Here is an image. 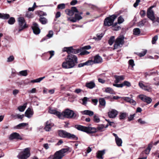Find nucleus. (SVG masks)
Masks as SVG:
<instances>
[{"mask_svg":"<svg viewBox=\"0 0 159 159\" xmlns=\"http://www.w3.org/2000/svg\"><path fill=\"white\" fill-rule=\"evenodd\" d=\"M77 57L74 55L69 54L66 59V61L63 62L62 64V68L66 69L73 67L77 63Z\"/></svg>","mask_w":159,"mask_h":159,"instance_id":"obj_1","label":"nucleus"},{"mask_svg":"<svg viewBox=\"0 0 159 159\" xmlns=\"http://www.w3.org/2000/svg\"><path fill=\"white\" fill-rule=\"evenodd\" d=\"M75 128L78 130L85 132L88 134L96 133L98 131H102L104 128L103 125H101L98 126L97 128L83 126L80 125H75Z\"/></svg>","mask_w":159,"mask_h":159,"instance_id":"obj_2","label":"nucleus"},{"mask_svg":"<svg viewBox=\"0 0 159 159\" xmlns=\"http://www.w3.org/2000/svg\"><path fill=\"white\" fill-rule=\"evenodd\" d=\"M77 116V114L73 111L69 109H66L61 113L60 119H63L64 118L75 119Z\"/></svg>","mask_w":159,"mask_h":159,"instance_id":"obj_3","label":"nucleus"},{"mask_svg":"<svg viewBox=\"0 0 159 159\" xmlns=\"http://www.w3.org/2000/svg\"><path fill=\"white\" fill-rule=\"evenodd\" d=\"M68 151L67 148H63L56 152L53 155H50L48 157L50 159H62L65 155V153Z\"/></svg>","mask_w":159,"mask_h":159,"instance_id":"obj_4","label":"nucleus"},{"mask_svg":"<svg viewBox=\"0 0 159 159\" xmlns=\"http://www.w3.org/2000/svg\"><path fill=\"white\" fill-rule=\"evenodd\" d=\"M30 148H25L23 151L20 152L17 156L19 159H27L30 155Z\"/></svg>","mask_w":159,"mask_h":159,"instance_id":"obj_5","label":"nucleus"},{"mask_svg":"<svg viewBox=\"0 0 159 159\" xmlns=\"http://www.w3.org/2000/svg\"><path fill=\"white\" fill-rule=\"evenodd\" d=\"M124 37L123 35L119 36L116 40L114 45V49H117L122 47L124 43Z\"/></svg>","mask_w":159,"mask_h":159,"instance_id":"obj_6","label":"nucleus"},{"mask_svg":"<svg viewBox=\"0 0 159 159\" xmlns=\"http://www.w3.org/2000/svg\"><path fill=\"white\" fill-rule=\"evenodd\" d=\"M59 135L61 137L70 139H77V138L74 134H71L64 130H60L58 132Z\"/></svg>","mask_w":159,"mask_h":159,"instance_id":"obj_7","label":"nucleus"},{"mask_svg":"<svg viewBox=\"0 0 159 159\" xmlns=\"http://www.w3.org/2000/svg\"><path fill=\"white\" fill-rule=\"evenodd\" d=\"M116 17L117 16L113 15L106 18L104 20V25L105 26L111 25L113 24V22Z\"/></svg>","mask_w":159,"mask_h":159,"instance_id":"obj_8","label":"nucleus"},{"mask_svg":"<svg viewBox=\"0 0 159 159\" xmlns=\"http://www.w3.org/2000/svg\"><path fill=\"white\" fill-rule=\"evenodd\" d=\"M19 25L18 32H19L23 30L27 27L26 23L23 17H20L18 18Z\"/></svg>","mask_w":159,"mask_h":159,"instance_id":"obj_9","label":"nucleus"},{"mask_svg":"<svg viewBox=\"0 0 159 159\" xmlns=\"http://www.w3.org/2000/svg\"><path fill=\"white\" fill-rule=\"evenodd\" d=\"M153 7H154V6H152L148 9L147 12V16L149 18L153 21V22H154L155 18L153 11L152 10Z\"/></svg>","mask_w":159,"mask_h":159,"instance_id":"obj_10","label":"nucleus"},{"mask_svg":"<svg viewBox=\"0 0 159 159\" xmlns=\"http://www.w3.org/2000/svg\"><path fill=\"white\" fill-rule=\"evenodd\" d=\"M144 82L142 81H140L139 83V87L143 89L148 92H150L152 90V88L149 86L145 85L143 84Z\"/></svg>","mask_w":159,"mask_h":159,"instance_id":"obj_11","label":"nucleus"},{"mask_svg":"<svg viewBox=\"0 0 159 159\" xmlns=\"http://www.w3.org/2000/svg\"><path fill=\"white\" fill-rule=\"evenodd\" d=\"M139 97L143 101L148 104H150L152 101V99L150 98L143 95H139Z\"/></svg>","mask_w":159,"mask_h":159,"instance_id":"obj_12","label":"nucleus"},{"mask_svg":"<svg viewBox=\"0 0 159 159\" xmlns=\"http://www.w3.org/2000/svg\"><path fill=\"white\" fill-rule=\"evenodd\" d=\"M33 25L32 26V28L34 33L36 34H39L40 30L38 25L35 22H34Z\"/></svg>","mask_w":159,"mask_h":159,"instance_id":"obj_13","label":"nucleus"},{"mask_svg":"<svg viewBox=\"0 0 159 159\" xmlns=\"http://www.w3.org/2000/svg\"><path fill=\"white\" fill-rule=\"evenodd\" d=\"M118 112L116 110L112 109L108 112V116L109 118H113L116 117L118 114Z\"/></svg>","mask_w":159,"mask_h":159,"instance_id":"obj_14","label":"nucleus"},{"mask_svg":"<svg viewBox=\"0 0 159 159\" xmlns=\"http://www.w3.org/2000/svg\"><path fill=\"white\" fill-rule=\"evenodd\" d=\"M93 61L92 64L93 63H99L102 62V57L98 55H97L94 57V60H89Z\"/></svg>","mask_w":159,"mask_h":159,"instance_id":"obj_15","label":"nucleus"},{"mask_svg":"<svg viewBox=\"0 0 159 159\" xmlns=\"http://www.w3.org/2000/svg\"><path fill=\"white\" fill-rule=\"evenodd\" d=\"M48 112L50 114H52L55 115L59 118H60V116L61 112L57 111V110L54 109V108L51 107H49Z\"/></svg>","mask_w":159,"mask_h":159,"instance_id":"obj_16","label":"nucleus"},{"mask_svg":"<svg viewBox=\"0 0 159 159\" xmlns=\"http://www.w3.org/2000/svg\"><path fill=\"white\" fill-rule=\"evenodd\" d=\"M9 139L10 140H12L13 139H20L21 140L22 138L20 136V134L17 133L15 132L11 134L9 137Z\"/></svg>","mask_w":159,"mask_h":159,"instance_id":"obj_17","label":"nucleus"},{"mask_svg":"<svg viewBox=\"0 0 159 159\" xmlns=\"http://www.w3.org/2000/svg\"><path fill=\"white\" fill-rule=\"evenodd\" d=\"M54 125V124L52 122L51 120H49L47 121L46 122V125L44 128V129L46 131H49L51 129V127Z\"/></svg>","mask_w":159,"mask_h":159,"instance_id":"obj_18","label":"nucleus"},{"mask_svg":"<svg viewBox=\"0 0 159 159\" xmlns=\"http://www.w3.org/2000/svg\"><path fill=\"white\" fill-rule=\"evenodd\" d=\"M113 135L115 137V141L117 145L119 147L121 146L122 143V139L120 138H119L116 134L113 133Z\"/></svg>","mask_w":159,"mask_h":159,"instance_id":"obj_19","label":"nucleus"},{"mask_svg":"<svg viewBox=\"0 0 159 159\" xmlns=\"http://www.w3.org/2000/svg\"><path fill=\"white\" fill-rule=\"evenodd\" d=\"M33 114V111L30 108H28L25 113V116L28 118H30Z\"/></svg>","mask_w":159,"mask_h":159,"instance_id":"obj_20","label":"nucleus"},{"mask_svg":"<svg viewBox=\"0 0 159 159\" xmlns=\"http://www.w3.org/2000/svg\"><path fill=\"white\" fill-rule=\"evenodd\" d=\"M114 77L115 79L114 82L116 83H118L120 81L123 80L124 79V77L123 75H115Z\"/></svg>","mask_w":159,"mask_h":159,"instance_id":"obj_21","label":"nucleus"},{"mask_svg":"<svg viewBox=\"0 0 159 159\" xmlns=\"http://www.w3.org/2000/svg\"><path fill=\"white\" fill-rule=\"evenodd\" d=\"M124 99L126 101L130 103V104L133 105H135L136 104V102L133 99H131L128 97H125L124 98Z\"/></svg>","mask_w":159,"mask_h":159,"instance_id":"obj_22","label":"nucleus"},{"mask_svg":"<svg viewBox=\"0 0 159 159\" xmlns=\"http://www.w3.org/2000/svg\"><path fill=\"white\" fill-rule=\"evenodd\" d=\"M105 153V150H103L102 151H99L97 153V157L98 158L102 159V156Z\"/></svg>","mask_w":159,"mask_h":159,"instance_id":"obj_23","label":"nucleus"},{"mask_svg":"<svg viewBox=\"0 0 159 159\" xmlns=\"http://www.w3.org/2000/svg\"><path fill=\"white\" fill-rule=\"evenodd\" d=\"M81 113L84 115H87L90 116H93L94 114V113L93 111L89 110H84L82 111Z\"/></svg>","mask_w":159,"mask_h":159,"instance_id":"obj_24","label":"nucleus"},{"mask_svg":"<svg viewBox=\"0 0 159 159\" xmlns=\"http://www.w3.org/2000/svg\"><path fill=\"white\" fill-rule=\"evenodd\" d=\"M93 61H91L88 60L85 62L80 63L78 65V67H81L85 65H90L92 64Z\"/></svg>","mask_w":159,"mask_h":159,"instance_id":"obj_25","label":"nucleus"},{"mask_svg":"<svg viewBox=\"0 0 159 159\" xmlns=\"http://www.w3.org/2000/svg\"><path fill=\"white\" fill-rule=\"evenodd\" d=\"M86 86L87 88L90 89H92L95 87V84L94 82L91 81L86 83Z\"/></svg>","mask_w":159,"mask_h":159,"instance_id":"obj_26","label":"nucleus"},{"mask_svg":"<svg viewBox=\"0 0 159 159\" xmlns=\"http://www.w3.org/2000/svg\"><path fill=\"white\" fill-rule=\"evenodd\" d=\"M10 17L8 14L0 13V18L3 19H7Z\"/></svg>","mask_w":159,"mask_h":159,"instance_id":"obj_27","label":"nucleus"},{"mask_svg":"<svg viewBox=\"0 0 159 159\" xmlns=\"http://www.w3.org/2000/svg\"><path fill=\"white\" fill-rule=\"evenodd\" d=\"M73 49V48L72 47H65L64 48L63 51L64 52H67L68 54H69L71 52H72Z\"/></svg>","mask_w":159,"mask_h":159,"instance_id":"obj_28","label":"nucleus"},{"mask_svg":"<svg viewBox=\"0 0 159 159\" xmlns=\"http://www.w3.org/2000/svg\"><path fill=\"white\" fill-rule=\"evenodd\" d=\"M27 104V103H26L24 104L23 106H20L18 107V109L20 111H23L25 110V108L26 107Z\"/></svg>","mask_w":159,"mask_h":159,"instance_id":"obj_29","label":"nucleus"},{"mask_svg":"<svg viewBox=\"0 0 159 159\" xmlns=\"http://www.w3.org/2000/svg\"><path fill=\"white\" fill-rule=\"evenodd\" d=\"M99 104L100 105L105 107L106 105V101L103 98H101L99 99Z\"/></svg>","mask_w":159,"mask_h":159,"instance_id":"obj_30","label":"nucleus"},{"mask_svg":"<svg viewBox=\"0 0 159 159\" xmlns=\"http://www.w3.org/2000/svg\"><path fill=\"white\" fill-rule=\"evenodd\" d=\"M133 33L134 34L136 35H138L140 34V30L138 28H136L133 30Z\"/></svg>","mask_w":159,"mask_h":159,"instance_id":"obj_31","label":"nucleus"},{"mask_svg":"<svg viewBox=\"0 0 159 159\" xmlns=\"http://www.w3.org/2000/svg\"><path fill=\"white\" fill-rule=\"evenodd\" d=\"M45 77L44 76L42 77H40L39 78L35 80H31V83H39L42 81L43 79L45 78Z\"/></svg>","mask_w":159,"mask_h":159,"instance_id":"obj_32","label":"nucleus"},{"mask_svg":"<svg viewBox=\"0 0 159 159\" xmlns=\"http://www.w3.org/2000/svg\"><path fill=\"white\" fill-rule=\"evenodd\" d=\"M127 115V114L125 112H121L119 115V119L120 120L123 119L126 117Z\"/></svg>","mask_w":159,"mask_h":159,"instance_id":"obj_33","label":"nucleus"},{"mask_svg":"<svg viewBox=\"0 0 159 159\" xmlns=\"http://www.w3.org/2000/svg\"><path fill=\"white\" fill-rule=\"evenodd\" d=\"M105 92L107 93H109L110 94H115V93L114 92V91L113 89H112L111 88L108 87L107 88L105 89Z\"/></svg>","mask_w":159,"mask_h":159,"instance_id":"obj_34","label":"nucleus"},{"mask_svg":"<svg viewBox=\"0 0 159 159\" xmlns=\"http://www.w3.org/2000/svg\"><path fill=\"white\" fill-rule=\"evenodd\" d=\"M11 116L14 119L18 118L19 119H22L24 116V115H20L19 114H17L16 115H11Z\"/></svg>","mask_w":159,"mask_h":159,"instance_id":"obj_35","label":"nucleus"},{"mask_svg":"<svg viewBox=\"0 0 159 159\" xmlns=\"http://www.w3.org/2000/svg\"><path fill=\"white\" fill-rule=\"evenodd\" d=\"M39 21L43 24H45L47 22V19L44 17H40L39 19Z\"/></svg>","mask_w":159,"mask_h":159,"instance_id":"obj_36","label":"nucleus"},{"mask_svg":"<svg viewBox=\"0 0 159 159\" xmlns=\"http://www.w3.org/2000/svg\"><path fill=\"white\" fill-rule=\"evenodd\" d=\"M146 22V20L144 19L138 23V25L140 27L143 26L144 25Z\"/></svg>","mask_w":159,"mask_h":159,"instance_id":"obj_37","label":"nucleus"},{"mask_svg":"<svg viewBox=\"0 0 159 159\" xmlns=\"http://www.w3.org/2000/svg\"><path fill=\"white\" fill-rule=\"evenodd\" d=\"M117 23H115L112 26V29L115 31H117L119 30L120 28V27L119 26H116Z\"/></svg>","mask_w":159,"mask_h":159,"instance_id":"obj_38","label":"nucleus"},{"mask_svg":"<svg viewBox=\"0 0 159 159\" xmlns=\"http://www.w3.org/2000/svg\"><path fill=\"white\" fill-rule=\"evenodd\" d=\"M152 147V144H149L148 145V147L145 150V153L147 154H148L151 150V148Z\"/></svg>","mask_w":159,"mask_h":159,"instance_id":"obj_39","label":"nucleus"},{"mask_svg":"<svg viewBox=\"0 0 159 159\" xmlns=\"http://www.w3.org/2000/svg\"><path fill=\"white\" fill-rule=\"evenodd\" d=\"M115 41V37L114 36H112L109 39L108 41V43L111 46V45Z\"/></svg>","mask_w":159,"mask_h":159,"instance_id":"obj_40","label":"nucleus"},{"mask_svg":"<svg viewBox=\"0 0 159 159\" xmlns=\"http://www.w3.org/2000/svg\"><path fill=\"white\" fill-rule=\"evenodd\" d=\"M19 75L21 76H26L27 75V70H25L20 71L19 72Z\"/></svg>","mask_w":159,"mask_h":159,"instance_id":"obj_41","label":"nucleus"},{"mask_svg":"<svg viewBox=\"0 0 159 159\" xmlns=\"http://www.w3.org/2000/svg\"><path fill=\"white\" fill-rule=\"evenodd\" d=\"M28 125L26 123H21L19 124L18 125H17L16 127H15V128H20L26 126Z\"/></svg>","mask_w":159,"mask_h":159,"instance_id":"obj_42","label":"nucleus"},{"mask_svg":"<svg viewBox=\"0 0 159 159\" xmlns=\"http://www.w3.org/2000/svg\"><path fill=\"white\" fill-rule=\"evenodd\" d=\"M15 20L13 17L10 18L8 21V23L9 24H13L15 22Z\"/></svg>","mask_w":159,"mask_h":159,"instance_id":"obj_43","label":"nucleus"},{"mask_svg":"<svg viewBox=\"0 0 159 159\" xmlns=\"http://www.w3.org/2000/svg\"><path fill=\"white\" fill-rule=\"evenodd\" d=\"M94 121L95 122L97 123H98L100 121V120L99 117L96 115H94Z\"/></svg>","mask_w":159,"mask_h":159,"instance_id":"obj_44","label":"nucleus"},{"mask_svg":"<svg viewBox=\"0 0 159 159\" xmlns=\"http://www.w3.org/2000/svg\"><path fill=\"white\" fill-rule=\"evenodd\" d=\"M81 50L80 49H74L73 48L72 53L74 54H77L79 53L80 52H81Z\"/></svg>","mask_w":159,"mask_h":159,"instance_id":"obj_45","label":"nucleus"},{"mask_svg":"<svg viewBox=\"0 0 159 159\" xmlns=\"http://www.w3.org/2000/svg\"><path fill=\"white\" fill-rule=\"evenodd\" d=\"M135 114H134L133 115H130L128 117V121H130L134 119V118L135 116Z\"/></svg>","mask_w":159,"mask_h":159,"instance_id":"obj_46","label":"nucleus"},{"mask_svg":"<svg viewBox=\"0 0 159 159\" xmlns=\"http://www.w3.org/2000/svg\"><path fill=\"white\" fill-rule=\"evenodd\" d=\"M124 19L121 16H119L118 18V24H121L124 21Z\"/></svg>","mask_w":159,"mask_h":159,"instance_id":"obj_47","label":"nucleus"},{"mask_svg":"<svg viewBox=\"0 0 159 159\" xmlns=\"http://www.w3.org/2000/svg\"><path fill=\"white\" fill-rule=\"evenodd\" d=\"M65 7V5L64 3L59 4L58 5L57 8L59 9H63Z\"/></svg>","mask_w":159,"mask_h":159,"instance_id":"obj_48","label":"nucleus"},{"mask_svg":"<svg viewBox=\"0 0 159 159\" xmlns=\"http://www.w3.org/2000/svg\"><path fill=\"white\" fill-rule=\"evenodd\" d=\"M123 84V86H126L127 87H130L131 84L130 82L127 81H124Z\"/></svg>","mask_w":159,"mask_h":159,"instance_id":"obj_49","label":"nucleus"},{"mask_svg":"<svg viewBox=\"0 0 159 159\" xmlns=\"http://www.w3.org/2000/svg\"><path fill=\"white\" fill-rule=\"evenodd\" d=\"M147 51L146 50H144L142 52H140L139 53V56L140 57H143L144 56L146 53Z\"/></svg>","mask_w":159,"mask_h":159,"instance_id":"obj_50","label":"nucleus"},{"mask_svg":"<svg viewBox=\"0 0 159 159\" xmlns=\"http://www.w3.org/2000/svg\"><path fill=\"white\" fill-rule=\"evenodd\" d=\"M14 57L13 56H11L7 58V61L8 62H11L14 60Z\"/></svg>","mask_w":159,"mask_h":159,"instance_id":"obj_51","label":"nucleus"},{"mask_svg":"<svg viewBox=\"0 0 159 159\" xmlns=\"http://www.w3.org/2000/svg\"><path fill=\"white\" fill-rule=\"evenodd\" d=\"M75 17L77 20H80L82 18V17L78 14H75Z\"/></svg>","mask_w":159,"mask_h":159,"instance_id":"obj_52","label":"nucleus"},{"mask_svg":"<svg viewBox=\"0 0 159 159\" xmlns=\"http://www.w3.org/2000/svg\"><path fill=\"white\" fill-rule=\"evenodd\" d=\"M129 63L130 65L131 66L132 68L135 65L134 61L132 59H130L129 61Z\"/></svg>","mask_w":159,"mask_h":159,"instance_id":"obj_53","label":"nucleus"},{"mask_svg":"<svg viewBox=\"0 0 159 159\" xmlns=\"http://www.w3.org/2000/svg\"><path fill=\"white\" fill-rule=\"evenodd\" d=\"M158 39V37L157 35H156L153 38L152 40V43L153 44H155L156 43V41Z\"/></svg>","mask_w":159,"mask_h":159,"instance_id":"obj_54","label":"nucleus"},{"mask_svg":"<svg viewBox=\"0 0 159 159\" xmlns=\"http://www.w3.org/2000/svg\"><path fill=\"white\" fill-rule=\"evenodd\" d=\"M53 35V32L52 31H49V33L47 35V37L49 38H50L52 37Z\"/></svg>","mask_w":159,"mask_h":159,"instance_id":"obj_55","label":"nucleus"},{"mask_svg":"<svg viewBox=\"0 0 159 159\" xmlns=\"http://www.w3.org/2000/svg\"><path fill=\"white\" fill-rule=\"evenodd\" d=\"M139 13L141 17L143 18L145 15L146 12L144 10H142L140 11Z\"/></svg>","mask_w":159,"mask_h":159,"instance_id":"obj_56","label":"nucleus"},{"mask_svg":"<svg viewBox=\"0 0 159 159\" xmlns=\"http://www.w3.org/2000/svg\"><path fill=\"white\" fill-rule=\"evenodd\" d=\"M89 52L86 50H84L82 52H81L80 55H87L89 53Z\"/></svg>","mask_w":159,"mask_h":159,"instance_id":"obj_57","label":"nucleus"},{"mask_svg":"<svg viewBox=\"0 0 159 159\" xmlns=\"http://www.w3.org/2000/svg\"><path fill=\"white\" fill-rule=\"evenodd\" d=\"M138 122L141 124H144L146 123V122L142 120L140 118L138 120Z\"/></svg>","mask_w":159,"mask_h":159,"instance_id":"obj_58","label":"nucleus"},{"mask_svg":"<svg viewBox=\"0 0 159 159\" xmlns=\"http://www.w3.org/2000/svg\"><path fill=\"white\" fill-rule=\"evenodd\" d=\"M103 36V34L102 33H101L100 34H98L97 35V38H96V39H98V40H100L102 37Z\"/></svg>","mask_w":159,"mask_h":159,"instance_id":"obj_59","label":"nucleus"},{"mask_svg":"<svg viewBox=\"0 0 159 159\" xmlns=\"http://www.w3.org/2000/svg\"><path fill=\"white\" fill-rule=\"evenodd\" d=\"M113 85L114 86L116 87H117L118 88H122L123 87V84H113Z\"/></svg>","mask_w":159,"mask_h":159,"instance_id":"obj_60","label":"nucleus"},{"mask_svg":"<svg viewBox=\"0 0 159 159\" xmlns=\"http://www.w3.org/2000/svg\"><path fill=\"white\" fill-rule=\"evenodd\" d=\"M150 75H158L157 71H153V72H149Z\"/></svg>","mask_w":159,"mask_h":159,"instance_id":"obj_61","label":"nucleus"},{"mask_svg":"<svg viewBox=\"0 0 159 159\" xmlns=\"http://www.w3.org/2000/svg\"><path fill=\"white\" fill-rule=\"evenodd\" d=\"M74 13L75 12H78V11L75 7H72L71 9Z\"/></svg>","mask_w":159,"mask_h":159,"instance_id":"obj_62","label":"nucleus"},{"mask_svg":"<svg viewBox=\"0 0 159 159\" xmlns=\"http://www.w3.org/2000/svg\"><path fill=\"white\" fill-rule=\"evenodd\" d=\"M77 3V0H73L70 3L71 5L74 6Z\"/></svg>","mask_w":159,"mask_h":159,"instance_id":"obj_63","label":"nucleus"},{"mask_svg":"<svg viewBox=\"0 0 159 159\" xmlns=\"http://www.w3.org/2000/svg\"><path fill=\"white\" fill-rule=\"evenodd\" d=\"M88 100V98H87L86 97H85L83 99V104H86L87 103V102Z\"/></svg>","mask_w":159,"mask_h":159,"instance_id":"obj_64","label":"nucleus"}]
</instances>
